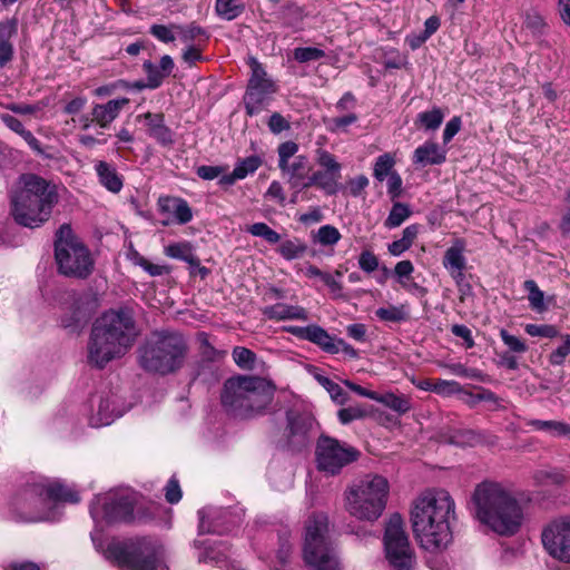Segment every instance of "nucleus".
Listing matches in <instances>:
<instances>
[{
	"label": "nucleus",
	"mask_w": 570,
	"mask_h": 570,
	"mask_svg": "<svg viewBox=\"0 0 570 570\" xmlns=\"http://www.w3.org/2000/svg\"><path fill=\"white\" fill-rule=\"evenodd\" d=\"M454 511L455 503L445 490H428L414 500L411 522L424 550L434 552L451 542L450 520L454 518Z\"/></svg>",
	"instance_id": "obj_1"
},
{
	"label": "nucleus",
	"mask_w": 570,
	"mask_h": 570,
	"mask_svg": "<svg viewBox=\"0 0 570 570\" xmlns=\"http://www.w3.org/2000/svg\"><path fill=\"white\" fill-rule=\"evenodd\" d=\"M471 504L474 519L500 535H513L522 524L523 511L519 501L499 482L479 483Z\"/></svg>",
	"instance_id": "obj_2"
},
{
	"label": "nucleus",
	"mask_w": 570,
	"mask_h": 570,
	"mask_svg": "<svg viewBox=\"0 0 570 570\" xmlns=\"http://www.w3.org/2000/svg\"><path fill=\"white\" fill-rule=\"evenodd\" d=\"M137 331L127 311H110L98 318L88 343V361L102 368L111 360L122 356L132 345Z\"/></svg>",
	"instance_id": "obj_3"
},
{
	"label": "nucleus",
	"mask_w": 570,
	"mask_h": 570,
	"mask_svg": "<svg viewBox=\"0 0 570 570\" xmlns=\"http://www.w3.org/2000/svg\"><path fill=\"white\" fill-rule=\"evenodd\" d=\"M276 386L256 375H236L227 379L220 392L224 410L237 419L263 415L274 400Z\"/></svg>",
	"instance_id": "obj_4"
},
{
	"label": "nucleus",
	"mask_w": 570,
	"mask_h": 570,
	"mask_svg": "<svg viewBox=\"0 0 570 570\" xmlns=\"http://www.w3.org/2000/svg\"><path fill=\"white\" fill-rule=\"evenodd\" d=\"M22 183L11 199V213L19 225L37 228L49 219L58 194L55 186L36 175L23 176Z\"/></svg>",
	"instance_id": "obj_5"
},
{
	"label": "nucleus",
	"mask_w": 570,
	"mask_h": 570,
	"mask_svg": "<svg viewBox=\"0 0 570 570\" xmlns=\"http://www.w3.org/2000/svg\"><path fill=\"white\" fill-rule=\"evenodd\" d=\"M187 353L188 345L180 333L155 331L140 345L138 362L147 372L167 375L183 367Z\"/></svg>",
	"instance_id": "obj_6"
},
{
	"label": "nucleus",
	"mask_w": 570,
	"mask_h": 570,
	"mask_svg": "<svg viewBox=\"0 0 570 570\" xmlns=\"http://www.w3.org/2000/svg\"><path fill=\"white\" fill-rule=\"evenodd\" d=\"M79 501L78 493L58 481L40 480L28 483L12 500L13 512L19 520L38 522L46 520L52 502Z\"/></svg>",
	"instance_id": "obj_7"
},
{
	"label": "nucleus",
	"mask_w": 570,
	"mask_h": 570,
	"mask_svg": "<svg viewBox=\"0 0 570 570\" xmlns=\"http://www.w3.org/2000/svg\"><path fill=\"white\" fill-rule=\"evenodd\" d=\"M389 493L390 484L386 478L366 474L345 491V509L357 520L374 522L383 514Z\"/></svg>",
	"instance_id": "obj_8"
},
{
	"label": "nucleus",
	"mask_w": 570,
	"mask_h": 570,
	"mask_svg": "<svg viewBox=\"0 0 570 570\" xmlns=\"http://www.w3.org/2000/svg\"><path fill=\"white\" fill-rule=\"evenodd\" d=\"M303 560L314 570H341L342 564L330 537L328 518L314 513L305 523Z\"/></svg>",
	"instance_id": "obj_9"
},
{
	"label": "nucleus",
	"mask_w": 570,
	"mask_h": 570,
	"mask_svg": "<svg viewBox=\"0 0 570 570\" xmlns=\"http://www.w3.org/2000/svg\"><path fill=\"white\" fill-rule=\"evenodd\" d=\"M55 259L59 273L68 277L83 279L94 271L90 250L69 225H62L56 234Z\"/></svg>",
	"instance_id": "obj_10"
},
{
	"label": "nucleus",
	"mask_w": 570,
	"mask_h": 570,
	"mask_svg": "<svg viewBox=\"0 0 570 570\" xmlns=\"http://www.w3.org/2000/svg\"><path fill=\"white\" fill-rule=\"evenodd\" d=\"M108 553L126 570H158L164 549L156 539L138 538L109 546Z\"/></svg>",
	"instance_id": "obj_11"
},
{
	"label": "nucleus",
	"mask_w": 570,
	"mask_h": 570,
	"mask_svg": "<svg viewBox=\"0 0 570 570\" xmlns=\"http://www.w3.org/2000/svg\"><path fill=\"white\" fill-rule=\"evenodd\" d=\"M315 454L317 469L335 475L344 466L355 462L360 456V451L334 438L321 435L316 443Z\"/></svg>",
	"instance_id": "obj_12"
},
{
	"label": "nucleus",
	"mask_w": 570,
	"mask_h": 570,
	"mask_svg": "<svg viewBox=\"0 0 570 570\" xmlns=\"http://www.w3.org/2000/svg\"><path fill=\"white\" fill-rule=\"evenodd\" d=\"M135 494L128 491L110 492L95 498L90 514L96 522H129L132 520Z\"/></svg>",
	"instance_id": "obj_13"
},
{
	"label": "nucleus",
	"mask_w": 570,
	"mask_h": 570,
	"mask_svg": "<svg viewBox=\"0 0 570 570\" xmlns=\"http://www.w3.org/2000/svg\"><path fill=\"white\" fill-rule=\"evenodd\" d=\"M386 558L396 570H411L415 562L400 514L391 515L384 534Z\"/></svg>",
	"instance_id": "obj_14"
},
{
	"label": "nucleus",
	"mask_w": 570,
	"mask_h": 570,
	"mask_svg": "<svg viewBox=\"0 0 570 570\" xmlns=\"http://www.w3.org/2000/svg\"><path fill=\"white\" fill-rule=\"evenodd\" d=\"M250 77L244 96V105L248 116L259 114L272 96L277 91L276 83L268 78L263 65L255 58H249Z\"/></svg>",
	"instance_id": "obj_15"
},
{
	"label": "nucleus",
	"mask_w": 570,
	"mask_h": 570,
	"mask_svg": "<svg viewBox=\"0 0 570 570\" xmlns=\"http://www.w3.org/2000/svg\"><path fill=\"white\" fill-rule=\"evenodd\" d=\"M298 145L287 140L277 147L278 168L292 188L305 189L313 165L306 155H297Z\"/></svg>",
	"instance_id": "obj_16"
},
{
	"label": "nucleus",
	"mask_w": 570,
	"mask_h": 570,
	"mask_svg": "<svg viewBox=\"0 0 570 570\" xmlns=\"http://www.w3.org/2000/svg\"><path fill=\"white\" fill-rule=\"evenodd\" d=\"M542 543L554 559L570 563V518H560L542 531Z\"/></svg>",
	"instance_id": "obj_17"
},
{
	"label": "nucleus",
	"mask_w": 570,
	"mask_h": 570,
	"mask_svg": "<svg viewBox=\"0 0 570 570\" xmlns=\"http://www.w3.org/2000/svg\"><path fill=\"white\" fill-rule=\"evenodd\" d=\"M286 419V444L292 451H302L307 448L311 442V431L314 425V419L308 414L296 411H288Z\"/></svg>",
	"instance_id": "obj_18"
},
{
	"label": "nucleus",
	"mask_w": 570,
	"mask_h": 570,
	"mask_svg": "<svg viewBox=\"0 0 570 570\" xmlns=\"http://www.w3.org/2000/svg\"><path fill=\"white\" fill-rule=\"evenodd\" d=\"M158 210L167 218L163 220L164 226L171 223L185 225L193 219V210L184 198L176 196H160L157 200Z\"/></svg>",
	"instance_id": "obj_19"
},
{
	"label": "nucleus",
	"mask_w": 570,
	"mask_h": 570,
	"mask_svg": "<svg viewBox=\"0 0 570 570\" xmlns=\"http://www.w3.org/2000/svg\"><path fill=\"white\" fill-rule=\"evenodd\" d=\"M466 243L463 238H455L452 245L445 250L442 264L450 275L460 282L463 278V271L466 266L464 250Z\"/></svg>",
	"instance_id": "obj_20"
},
{
	"label": "nucleus",
	"mask_w": 570,
	"mask_h": 570,
	"mask_svg": "<svg viewBox=\"0 0 570 570\" xmlns=\"http://www.w3.org/2000/svg\"><path fill=\"white\" fill-rule=\"evenodd\" d=\"M285 331L299 340H306L318 345L327 353L328 351H335L333 337L318 325L287 326Z\"/></svg>",
	"instance_id": "obj_21"
},
{
	"label": "nucleus",
	"mask_w": 570,
	"mask_h": 570,
	"mask_svg": "<svg viewBox=\"0 0 570 570\" xmlns=\"http://www.w3.org/2000/svg\"><path fill=\"white\" fill-rule=\"evenodd\" d=\"M145 120L147 134L161 146H171L174 144V132L165 125L163 114L146 112L137 116V120Z\"/></svg>",
	"instance_id": "obj_22"
},
{
	"label": "nucleus",
	"mask_w": 570,
	"mask_h": 570,
	"mask_svg": "<svg viewBox=\"0 0 570 570\" xmlns=\"http://www.w3.org/2000/svg\"><path fill=\"white\" fill-rule=\"evenodd\" d=\"M128 104V98L112 99L106 104H96L91 110V121L98 124L101 128H107Z\"/></svg>",
	"instance_id": "obj_23"
},
{
	"label": "nucleus",
	"mask_w": 570,
	"mask_h": 570,
	"mask_svg": "<svg viewBox=\"0 0 570 570\" xmlns=\"http://www.w3.org/2000/svg\"><path fill=\"white\" fill-rule=\"evenodd\" d=\"M263 315L271 321H307V311L298 305H288L285 303H276L265 306L262 309Z\"/></svg>",
	"instance_id": "obj_24"
},
{
	"label": "nucleus",
	"mask_w": 570,
	"mask_h": 570,
	"mask_svg": "<svg viewBox=\"0 0 570 570\" xmlns=\"http://www.w3.org/2000/svg\"><path fill=\"white\" fill-rule=\"evenodd\" d=\"M263 164V159L257 155H252L246 158L239 159L234 170L230 174L223 175L218 180L222 186H232L237 180L246 178L248 175L254 174Z\"/></svg>",
	"instance_id": "obj_25"
},
{
	"label": "nucleus",
	"mask_w": 570,
	"mask_h": 570,
	"mask_svg": "<svg viewBox=\"0 0 570 570\" xmlns=\"http://www.w3.org/2000/svg\"><path fill=\"white\" fill-rule=\"evenodd\" d=\"M446 159V150L441 149L438 144L426 141L414 150L413 163L428 166L440 165Z\"/></svg>",
	"instance_id": "obj_26"
},
{
	"label": "nucleus",
	"mask_w": 570,
	"mask_h": 570,
	"mask_svg": "<svg viewBox=\"0 0 570 570\" xmlns=\"http://www.w3.org/2000/svg\"><path fill=\"white\" fill-rule=\"evenodd\" d=\"M341 178V174L333 173L330 170H316L309 175L308 180H306L304 187L309 188L315 186L325 191L327 195H334L338 190V180Z\"/></svg>",
	"instance_id": "obj_27"
},
{
	"label": "nucleus",
	"mask_w": 570,
	"mask_h": 570,
	"mask_svg": "<svg viewBox=\"0 0 570 570\" xmlns=\"http://www.w3.org/2000/svg\"><path fill=\"white\" fill-rule=\"evenodd\" d=\"M17 32V23L12 20L0 22V67H6L13 58L11 38Z\"/></svg>",
	"instance_id": "obj_28"
},
{
	"label": "nucleus",
	"mask_w": 570,
	"mask_h": 570,
	"mask_svg": "<svg viewBox=\"0 0 570 570\" xmlns=\"http://www.w3.org/2000/svg\"><path fill=\"white\" fill-rule=\"evenodd\" d=\"M342 234L333 225H323L317 230L311 233V240L314 245H320L328 249L330 253L334 252V247L341 240Z\"/></svg>",
	"instance_id": "obj_29"
},
{
	"label": "nucleus",
	"mask_w": 570,
	"mask_h": 570,
	"mask_svg": "<svg viewBox=\"0 0 570 570\" xmlns=\"http://www.w3.org/2000/svg\"><path fill=\"white\" fill-rule=\"evenodd\" d=\"M307 250V244L298 237L282 240L277 248L278 254L286 261L299 259Z\"/></svg>",
	"instance_id": "obj_30"
},
{
	"label": "nucleus",
	"mask_w": 570,
	"mask_h": 570,
	"mask_svg": "<svg viewBox=\"0 0 570 570\" xmlns=\"http://www.w3.org/2000/svg\"><path fill=\"white\" fill-rule=\"evenodd\" d=\"M376 317L385 323H402L410 318L409 304L389 305L375 311Z\"/></svg>",
	"instance_id": "obj_31"
},
{
	"label": "nucleus",
	"mask_w": 570,
	"mask_h": 570,
	"mask_svg": "<svg viewBox=\"0 0 570 570\" xmlns=\"http://www.w3.org/2000/svg\"><path fill=\"white\" fill-rule=\"evenodd\" d=\"M96 171L99 177V181L108 190L118 193L122 188V181L116 170L106 161H99L96 165Z\"/></svg>",
	"instance_id": "obj_32"
},
{
	"label": "nucleus",
	"mask_w": 570,
	"mask_h": 570,
	"mask_svg": "<svg viewBox=\"0 0 570 570\" xmlns=\"http://www.w3.org/2000/svg\"><path fill=\"white\" fill-rule=\"evenodd\" d=\"M375 401L396 412L399 415H403L412 409L411 399L403 394L397 395L391 392L384 394L377 393Z\"/></svg>",
	"instance_id": "obj_33"
},
{
	"label": "nucleus",
	"mask_w": 570,
	"mask_h": 570,
	"mask_svg": "<svg viewBox=\"0 0 570 570\" xmlns=\"http://www.w3.org/2000/svg\"><path fill=\"white\" fill-rule=\"evenodd\" d=\"M527 426L535 431H544L551 436H570V425L561 421L529 420Z\"/></svg>",
	"instance_id": "obj_34"
},
{
	"label": "nucleus",
	"mask_w": 570,
	"mask_h": 570,
	"mask_svg": "<svg viewBox=\"0 0 570 570\" xmlns=\"http://www.w3.org/2000/svg\"><path fill=\"white\" fill-rule=\"evenodd\" d=\"M245 10L242 0H216L215 11L218 17L230 21L238 18Z\"/></svg>",
	"instance_id": "obj_35"
},
{
	"label": "nucleus",
	"mask_w": 570,
	"mask_h": 570,
	"mask_svg": "<svg viewBox=\"0 0 570 570\" xmlns=\"http://www.w3.org/2000/svg\"><path fill=\"white\" fill-rule=\"evenodd\" d=\"M412 215L410 205L405 203L395 202L389 213V216L384 220V226L389 229L401 226Z\"/></svg>",
	"instance_id": "obj_36"
},
{
	"label": "nucleus",
	"mask_w": 570,
	"mask_h": 570,
	"mask_svg": "<svg viewBox=\"0 0 570 570\" xmlns=\"http://www.w3.org/2000/svg\"><path fill=\"white\" fill-rule=\"evenodd\" d=\"M174 28L177 31L180 40L185 43H189L191 41L206 42L209 38L208 32L196 23H190L187 26H175Z\"/></svg>",
	"instance_id": "obj_37"
},
{
	"label": "nucleus",
	"mask_w": 570,
	"mask_h": 570,
	"mask_svg": "<svg viewBox=\"0 0 570 570\" xmlns=\"http://www.w3.org/2000/svg\"><path fill=\"white\" fill-rule=\"evenodd\" d=\"M444 119V114L439 107L417 114L415 125H420L425 130H436Z\"/></svg>",
	"instance_id": "obj_38"
},
{
	"label": "nucleus",
	"mask_w": 570,
	"mask_h": 570,
	"mask_svg": "<svg viewBox=\"0 0 570 570\" xmlns=\"http://www.w3.org/2000/svg\"><path fill=\"white\" fill-rule=\"evenodd\" d=\"M395 165L394 157L386 153L381 156H379L375 160L374 168H373V176L376 180L383 181L386 179L387 176L393 174Z\"/></svg>",
	"instance_id": "obj_39"
},
{
	"label": "nucleus",
	"mask_w": 570,
	"mask_h": 570,
	"mask_svg": "<svg viewBox=\"0 0 570 570\" xmlns=\"http://www.w3.org/2000/svg\"><path fill=\"white\" fill-rule=\"evenodd\" d=\"M370 415L371 412H368L363 405L358 404L343 407L337 412L338 421L344 425L350 424L353 421L363 420Z\"/></svg>",
	"instance_id": "obj_40"
},
{
	"label": "nucleus",
	"mask_w": 570,
	"mask_h": 570,
	"mask_svg": "<svg viewBox=\"0 0 570 570\" xmlns=\"http://www.w3.org/2000/svg\"><path fill=\"white\" fill-rule=\"evenodd\" d=\"M120 413L114 414L111 410V401L109 399L101 400L98 406L97 415L92 419V425H109Z\"/></svg>",
	"instance_id": "obj_41"
},
{
	"label": "nucleus",
	"mask_w": 570,
	"mask_h": 570,
	"mask_svg": "<svg viewBox=\"0 0 570 570\" xmlns=\"http://www.w3.org/2000/svg\"><path fill=\"white\" fill-rule=\"evenodd\" d=\"M253 236L262 237L269 244L281 242V235L265 223H255L247 228Z\"/></svg>",
	"instance_id": "obj_42"
},
{
	"label": "nucleus",
	"mask_w": 570,
	"mask_h": 570,
	"mask_svg": "<svg viewBox=\"0 0 570 570\" xmlns=\"http://www.w3.org/2000/svg\"><path fill=\"white\" fill-rule=\"evenodd\" d=\"M523 24L534 37L542 36L547 29V23L543 17L535 11H529L525 13Z\"/></svg>",
	"instance_id": "obj_43"
},
{
	"label": "nucleus",
	"mask_w": 570,
	"mask_h": 570,
	"mask_svg": "<svg viewBox=\"0 0 570 570\" xmlns=\"http://www.w3.org/2000/svg\"><path fill=\"white\" fill-rule=\"evenodd\" d=\"M233 360L239 367L252 370L255 366L256 354L246 347L236 346L233 350Z\"/></svg>",
	"instance_id": "obj_44"
},
{
	"label": "nucleus",
	"mask_w": 570,
	"mask_h": 570,
	"mask_svg": "<svg viewBox=\"0 0 570 570\" xmlns=\"http://www.w3.org/2000/svg\"><path fill=\"white\" fill-rule=\"evenodd\" d=\"M316 163L323 170L341 174V164L336 160L333 154L325 149L320 148L316 150Z\"/></svg>",
	"instance_id": "obj_45"
},
{
	"label": "nucleus",
	"mask_w": 570,
	"mask_h": 570,
	"mask_svg": "<svg viewBox=\"0 0 570 570\" xmlns=\"http://www.w3.org/2000/svg\"><path fill=\"white\" fill-rule=\"evenodd\" d=\"M142 68L147 73L146 86H148V89H156L160 87L166 78L165 72L150 61H145Z\"/></svg>",
	"instance_id": "obj_46"
},
{
	"label": "nucleus",
	"mask_w": 570,
	"mask_h": 570,
	"mask_svg": "<svg viewBox=\"0 0 570 570\" xmlns=\"http://www.w3.org/2000/svg\"><path fill=\"white\" fill-rule=\"evenodd\" d=\"M562 344L549 355V363L553 366L562 365L570 354V334L562 335Z\"/></svg>",
	"instance_id": "obj_47"
},
{
	"label": "nucleus",
	"mask_w": 570,
	"mask_h": 570,
	"mask_svg": "<svg viewBox=\"0 0 570 570\" xmlns=\"http://www.w3.org/2000/svg\"><path fill=\"white\" fill-rule=\"evenodd\" d=\"M325 57L322 49L314 47H301L294 50V59L298 62L316 61Z\"/></svg>",
	"instance_id": "obj_48"
},
{
	"label": "nucleus",
	"mask_w": 570,
	"mask_h": 570,
	"mask_svg": "<svg viewBox=\"0 0 570 570\" xmlns=\"http://www.w3.org/2000/svg\"><path fill=\"white\" fill-rule=\"evenodd\" d=\"M524 289L528 292L530 305L535 309L543 308V292L538 287L537 283L532 279L524 282Z\"/></svg>",
	"instance_id": "obj_49"
},
{
	"label": "nucleus",
	"mask_w": 570,
	"mask_h": 570,
	"mask_svg": "<svg viewBox=\"0 0 570 570\" xmlns=\"http://www.w3.org/2000/svg\"><path fill=\"white\" fill-rule=\"evenodd\" d=\"M164 252L168 257L185 261L193 252V247L188 242L173 243L166 246Z\"/></svg>",
	"instance_id": "obj_50"
},
{
	"label": "nucleus",
	"mask_w": 570,
	"mask_h": 570,
	"mask_svg": "<svg viewBox=\"0 0 570 570\" xmlns=\"http://www.w3.org/2000/svg\"><path fill=\"white\" fill-rule=\"evenodd\" d=\"M500 337L502 342L509 347V350L513 353H525L528 351V346L523 340L520 337L510 334L507 330L502 328L500 331Z\"/></svg>",
	"instance_id": "obj_51"
},
{
	"label": "nucleus",
	"mask_w": 570,
	"mask_h": 570,
	"mask_svg": "<svg viewBox=\"0 0 570 570\" xmlns=\"http://www.w3.org/2000/svg\"><path fill=\"white\" fill-rule=\"evenodd\" d=\"M524 330L531 336H540L548 338H554L559 336L558 328L554 325L550 324H527Z\"/></svg>",
	"instance_id": "obj_52"
},
{
	"label": "nucleus",
	"mask_w": 570,
	"mask_h": 570,
	"mask_svg": "<svg viewBox=\"0 0 570 570\" xmlns=\"http://www.w3.org/2000/svg\"><path fill=\"white\" fill-rule=\"evenodd\" d=\"M323 387L328 392L331 399L338 405H344L348 401V394L334 381L324 380Z\"/></svg>",
	"instance_id": "obj_53"
},
{
	"label": "nucleus",
	"mask_w": 570,
	"mask_h": 570,
	"mask_svg": "<svg viewBox=\"0 0 570 570\" xmlns=\"http://www.w3.org/2000/svg\"><path fill=\"white\" fill-rule=\"evenodd\" d=\"M414 271V266L411 261L405 259L399 262L394 267V275L397 278V282L404 287L409 289L406 281L410 279L412 273Z\"/></svg>",
	"instance_id": "obj_54"
},
{
	"label": "nucleus",
	"mask_w": 570,
	"mask_h": 570,
	"mask_svg": "<svg viewBox=\"0 0 570 570\" xmlns=\"http://www.w3.org/2000/svg\"><path fill=\"white\" fill-rule=\"evenodd\" d=\"M175 26L176 24H173L170 27L164 24H153L150 27V33L161 42H173L176 39L174 32Z\"/></svg>",
	"instance_id": "obj_55"
},
{
	"label": "nucleus",
	"mask_w": 570,
	"mask_h": 570,
	"mask_svg": "<svg viewBox=\"0 0 570 570\" xmlns=\"http://www.w3.org/2000/svg\"><path fill=\"white\" fill-rule=\"evenodd\" d=\"M227 167L226 166H207L203 165L199 166L196 170L198 177H200L204 180H213L215 178H219L223 175H227Z\"/></svg>",
	"instance_id": "obj_56"
},
{
	"label": "nucleus",
	"mask_w": 570,
	"mask_h": 570,
	"mask_svg": "<svg viewBox=\"0 0 570 570\" xmlns=\"http://www.w3.org/2000/svg\"><path fill=\"white\" fill-rule=\"evenodd\" d=\"M165 498L171 504L179 502L181 499L180 485L178 480L174 476L167 482L165 487Z\"/></svg>",
	"instance_id": "obj_57"
},
{
	"label": "nucleus",
	"mask_w": 570,
	"mask_h": 570,
	"mask_svg": "<svg viewBox=\"0 0 570 570\" xmlns=\"http://www.w3.org/2000/svg\"><path fill=\"white\" fill-rule=\"evenodd\" d=\"M358 265L364 272L372 273L379 267V259L372 252L364 250L358 257Z\"/></svg>",
	"instance_id": "obj_58"
},
{
	"label": "nucleus",
	"mask_w": 570,
	"mask_h": 570,
	"mask_svg": "<svg viewBox=\"0 0 570 570\" xmlns=\"http://www.w3.org/2000/svg\"><path fill=\"white\" fill-rule=\"evenodd\" d=\"M432 391L438 394H452L460 392V384L455 381L436 380L433 382Z\"/></svg>",
	"instance_id": "obj_59"
},
{
	"label": "nucleus",
	"mask_w": 570,
	"mask_h": 570,
	"mask_svg": "<svg viewBox=\"0 0 570 570\" xmlns=\"http://www.w3.org/2000/svg\"><path fill=\"white\" fill-rule=\"evenodd\" d=\"M267 125L269 130L275 135L291 128L289 121L286 120L279 112L272 114Z\"/></svg>",
	"instance_id": "obj_60"
},
{
	"label": "nucleus",
	"mask_w": 570,
	"mask_h": 570,
	"mask_svg": "<svg viewBox=\"0 0 570 570\" xmlns=\"http://www.w3.org/2000/svg\"><path fill=\"white\" fill-rule=\"evenodd\" d=\"M387 179V194L390 195L391 199L399 198L402 194V178L401 176L394 171L390 176L386 177Z\"/></svg>",
	"instance_id": "obj_61"
},
{
	"label": "nucleus",
	"mask_w": 570,
	"mask_h": 570,
	"mask_svg": "<svg viewBox=\"0 0 570 570\" xmlns=\"http://www.w3.org/2000/svg\"><path fill=\"white\" fill-rule=\"evenodd\" d=\"M452 442L459 445H474L479 442V436L471 430H463L453 435Z\"/></svg>",
	"instance_id": "obj_62"
},
{
	"label": "nucleus",
	"mask_w": 570,
	"mask_h": 570,
	"mask_svg": "<svg viewBox=\"0 0 570 570\" xmlns=\"http://www.w3.org/2000/svg\"><path fill=\"white\" fill-rule=\"evenodd\" d=\"M358 119L356 114H348L342 117H335L331 119V130H344L350 125H353Z\"/></svg>",
	"instance_id": "obj_63"
},
{
	"label": "nucleus",
	"mask_w": 570,
	"mask_h": 570,
	"mask_svg": "<svg viewBox=\"0 0 570 570\" xmlns=\"http://www.w3.org/2000/svg\"><path fill=\"white\" fill-rule=\"evenodd\" d=\"M461 128V118L453 117L448 121L443 130V142L448 144L459 132Z\"/></svg>",
	"instance_id": "obj_64"
}]
</instances>
